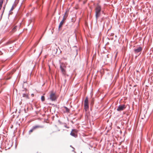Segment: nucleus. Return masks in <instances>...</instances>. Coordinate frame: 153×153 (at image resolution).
I'll return each instance as SVG.
<instances>
[{
    "mask_svg": "<svg viewBox=\"0 0 153 153\" xmlns=\"http://www.w3.org/2000/svg\"><path fill=\"white\" fill-rule=\"evenodd\" d=\"M41 100L42 101H44L45 100V97L44 96H42L41 97Z\"/></svg>",
    "mask_w": 153,
    "mask_h": 153,
    "instance_id": "nucleus-15",
    "label": "nucleus"
},
{
    "mask_svg": "<svg viewBox=\"0 0 153 153\" xmlns=\"http://www.w3.org/2000/svg\"><path fill=\"white\" fill-rule=\"evenodd\" d=\"M60 69L61 70L62 72V73L65 74V68H60Z\"/></svg>",
    "mask_w": 153,
    "mask_h": 153,
    "instance_id": "nucleus-13",
    "label": "nucleus"
},
{
    "mask_svg": "<svg viewBox=\"0 0 153 153\" xmlns=\"http://www.w3.org/2000/svg\"><path fill=\"white\" fill-rule=\"evenodd\" d=\"M64 108L65 109V110L66 112H68L69 111V109L66 107H64Z\"/></svg>",
    "mask_w": 153,
    "mask_h": 153,
    "instance_id": "nucleus-16",
    "label": "nucleus"
},
{
    "mask_svg": "<svg viewBox=\"0 0 153 153\" xmlns=\"http://www.w3.org/2000/svg\"><path fill=\"white\" fill-rule=\"evenodd\" d=\"M85 102H86V103H88V97H87L86 98H85V99L84 100V103H85Z\"/></svg>",
    "mask_w": 153,
    "mask_h": 153,
    "instance_id": "nucleus-14",
    "label": "nucleus"
},
{
    "mask_svg": "<svg viewBox=\"0 0 153 153\" xmlns=\"http://www.w3.org/2000/svg\"><path fill=\"white\" fill-rule=\"evenodd\" d=\"M34 130V129H33V128H32L29 131V133H31Z\"/></svg>",
    "mask_w": 153,
    "mask_h": 153,
    "instance_id": "nucleus-18",
    "label": "nucleus"
},
{
    "mask_svg": "<svg viewBox=\"0 0 153 153\" xmlns=\"http://www.w3.org/2000/svg\"><path fill=\"white\" fill-rule=\"evenodd\" d=\"M78 0V1H79H79H80V0Z\"/></svg>",
    "mask_w": 153,
    "mask_h": 153,
    "instance_id": "nucleus-26",
    "label": "nucleus"
},
{
    "mask_svg": "<svg viewBox=\"0 0 153 153\" xmlns=\"http://www.w3.org/2000/svg\"><path fill=\"white\" fill-rule=\"evenodd\" d=\"M76 39V33H75Z\"/></svg>",
    "mask_w": 153,
    "mask_h": 153,
    "instance_id": "nucleus-21",
    "label": "nucleus"
},
{
    "mask_svg": "<svg viewBox=\"0 0 153 153\" xmlns=\"http://www.w3.org/2000/svg\"><path fill=\"white\" fill-rule=\"evenodd\" d=\"M10 78H8L7 79H9Z\"/></svg>",
    "mask_w": 153,
    "mask_h": 153,
    "instance_id": "nucleus-24",
    "label": "nucleus"
},
{
    "mask_svg": "<svg viewBox=\"0 0 153 153\" xmlns=\"http://www.w3.org/2000/svg\"><path fill=\"white\" fill-rule=\"evenodd\" d=\"M126 107L125 104H120L118 106L117 110V111L120 112L124 110Z\"/></svg>",
    "mask_w": 153,
    "mask_h": 153,
    "instance_id": "nucleus-3",
    "label": "nucleus"
},
{
    "mask_svg": "<svg viewBox=\"0 0 153 153\" xmlns=\"http://www.w3.org/2000/svg\"><path fill=\"white\" fill-rule=\"evenodd\" d=\"M101 6L98 4L95 7V17L96 21L97 22V19L101 15Z\"/></svg>",
    "mask_w": 153,
    "mask_h": 153,
    "instance_id": "nucleus-1",
    "label": "nucleus"
},
{
    "mask_svg": "<svg viewBox=\"0 0 153 153\" xmlns=\"http://www.w3.org/2000/svg\"><path fill=\"white\" fill-rule=\"evenodd\" d=\"M16 28V26H15V27L13 29H12V31H13Z\"/></svg>",
    "mask_w": 153,
    "mask_h": 153,
    "instance_id": "nucleus-19",
    "label": "nucleus"
},
{
    "mask_svg": "<svg viewBox=\"0 0 153 153\" xmlns=\"http://www.w3.org/2000/svg\"><path fill=\"white\" fill-rule=\"evenodd\" d=\"M80 153H82V152H81Z\"/></svg>",
    "mask_w": 153,
    "mask_h": 153,
    "instance_id": "nucleus-31",
    "label": "nucleus"
},
{
    "mask_svg": "<svg viewBox=\"0 0 153 153\" xmlns=\"http://www.w3.org/2000/svg\"><path fill=\"white\" fill-rule=\"evenodd\" d=\"M117 56V54L115 56V57H116V56Z\"/></svg>",
    "mask_w": 153,
    "mask_h": 153,
    "instance_id": "nucleus-23",
    "label": "nucleus"
},
{
    "mask_svg": "<svg viewBox=\"0 0 153 153\" xmlns=\"http://www.w3.org/2000/svg\"><path fill=\"white\" fill-rule=\"evenodd\" d=\"M66 68V66L64 63H61L60 65V68Z\"/></svg>",
    "mask_w": 153,
    "mask_h": 153,
    "instance_id": "nucleus-11",
    "label": "nucleus"
},
{
    "mask_svg": "<svg viewBox=\"0 0 153 153\" xmlns=\"http://www.w3.org/2000/svg\"><path fill=\"white\" fill-rule=\"evenodd\" d=\"M77 42L78 41V39L77 38Z\"/></svg>",
    "mask_w": 153,
    "mask_h": 153,
    "instance_id": "nucleus-30",
    "label": "nucleus"
},
{
    "mask_svg": "<svg viewBox=\"0 0 153 153\" xmlns=\"http://www.w3.org/2000/svg\"><path fill=\"white\" fill-rule=\"evenodd\" d=\"M90 103H91V105H93V104L94 103V101L93 99L91 100V102Z\"/></svg>",
    "mask_w": 153,
    "mask_h": 153,
    "instance_id": "nucleus-17",
    "label": "nucleus"
},
{
    "mask_svg": "<svg viewBox=\"0 0 153 153\" xmlns=\"http://www.w3.org/2000/svg\"><path fill=\"white\" fill-rule=\"evenodd\" d=\"M16 4L15 3H14L13 4L10 10V12L12 11L14 9L15 7H16Z\"/></svg>",
    "mask_w": 153,
    "mask_h": 153,
    "instance_id": "nucleus-12",
    "label": "nucleus"
},
{
    "mask_svg": "<svg viewBox=\"0 0 153 153\" xmlns=\"http://www.w3.org/2000/svg\"><path fill=\"white\" fill-rule=\"evenodd\" d=\"M22 91L24 92L22 93V97L25 98L26 99H29L28 92L27 91V89L26 88H25V90H23Z\"/></svg>",
    "mask_w": 153,
    "mask_h": 153,
    "instance_id": "nucleus-4",
    "label": "nucleus"
},
{
    "mask_svg": "<svg viewBox=\"0 0 153 153\" xmlns=\"http://www.w3.org/2000/svg\"><path fill=\"white\" fill-rule=\"evenodd\" d=\"M73 150H72V151H74V148H73Z\"/></svg>",
    "mask_w": 153,
    "mask_h": 153,
    "instance_id": "nucleus-27",
    "label": "nucleus"
},
{
    "mask_svg": "<svg viewBox=\"0 0 153 153\" xmlns=\"http://www.w3.org/2000/svg\"><path fill=\"white\" fill-rule=\"evenodd\" d=\"M67 12H68L67 11H66L65 12V13L63 16L62 20L64 21H65L66 19L68 17V15L67 14Z\"/></svg>",
    "mask_w": 153,
    "mask_h": 153,
    "instance_id": "nucleus-8",
    "label": "nucleus"
},
{
    "mask_svg": "<svg viewBox=\"0 0 153 153\" xmlns=\"http://www.w3.org/2000/svg\"><path fill=\"white\" fill-rule=\"evenodd\" d=\"M142 50V48L141 47L139 46L137 48L134 49L135 53L137 54L138 53H140Z\"/></svg>",
    "mask_w": 153,
    "mask_h": 153,
    "instance_id": "nucleus-6",
    "label": "nucleus"
},
{
    "mask_svg": "<svg viewBox=\"0 0 153 153\" xmlns=\"http://www.w3.org/2000/svg\"><path fill=\"white\" fill-rule=\"evenodd\" d=\"M134 16V15H133V16Z\"/></svg>",
    "mask_w": 153,
    "mask_h": 153,
    "instance_id": "nucleus-29",
    "label": "nucleus"
},
{
    "mask_svg": "<svg viewBox=\"0 0 153 153\" xmlns=\"http://www.w3.org/2000/svg\"><path fill=\"white\" fill-rule=\"evenodd\" d=\"M21 103H22V102H20V104H21Z\"/></svg>",
    "mask_w": 153,
    "mask_h": 153,
    "instance_id": "nucleus-25",
    "label": "nucleus"
},
{
    "mask_svg": "<svg viewBox=\"0 0 153 153\" xmlns=\"http://www.w3.org/2000/svg\"><path fill=\"white\" fill-rule=\"evenodd\" d=\"M64 21H65L62 20L60 22V24H59V30L60 28L62 27V25H63V23H64Z\"/></svg>",
    "mask_w": 153,
    "mask_h": 153,
    "instance_id": "nucleus-10",
    "label": "nucleus"
},
{
    "mask_svg": "<svg viewBox=\"0 0 153 153\" xmlns=\"http://www.w3.org/2000/svg\"><path fill=\"white\" fill-rule=\"evenodd\" d=\"M3 8H4V10H3V12H2V13L1 14V16H2V15H3V13L4 12V9H5V7H3Z\"/></svg>",
    "mask_w": 153,
    "mask_h": 153,
    "instance_id": "nucleus-20",
    "label": "nucleus"
},
{
    "mask_svg": "<svg viewBox=\"0 0 153 153\" xmlns=\"http://www.w3.org/2000/svg\"><path fill=\"white\" fill-rule=\"evenodd\" d=\"M84 109H85V111L86 112V115L85 116L88 117V115H89V113L88 112V110L89 108V104L88 103H84Z\"/></svg>",
    "mask_w": 153,
    "mask_h": 153,
    "instance_id": "nucleus-5",
    "label": "nucleus"
},
{
    "mask_svg": "<svg viewBox=\"0 0 153 153\" xmlns=\"http://www.w3.org/2000/svg\"><path fill=\"white\" fill-rule=\"evenodd\" d=\"M31 96H32V97H33V96H34V94H31Z\"/></svg>",
    "mask_w": 153,
    "mask_h": 153,
    "instance_id": "nucleus-22",
    "label": "nucleus"
},
{
    "mask_svg": "<svg viewBox=\"0 0 153 153\" xmlns=\"http://www.w3.org/2000/svg\"><path fill=\"white\" fill-rule=\"evenodd\" d=\"M50 93V99L52 101H55L57 98L55 93L51 91Z\"/></svg>",
    "mask_w": 153,
    "mask_h": 153,
    "instance_id": "nucleus-2",
    "label": "nucleus"
},
{
    "mask_svg": "<svg viewBox=\"0 0 153 153\" xmlns=\"http://www.w3.org/2000/svg\"><path fill=\"white\" fill-rule=\"evenodd\" d=\"M76 47V46H74V47Z\"/></svg>",
    "mask_w": 153,
    "mask_h": 153,
    "instance_id": "nucleus-28",
    "label": "nucleus"
},
{
    "mask_svg": "<svg viewBox=\"0 0 153 153\" xmlns=\"http://www.w3.org/2000/svg\"><path fill=\"white\" fill-rule=\"evenodd\" d=\"M43 128V126H41L39 125H36L34 126H33V129H34V130L36 128Z\"/></svg>",
    "mask_w": 153,
    "mask_h": 153,
    "instance_id": "nucleus-9",
    "label": "nucleus"
},
{
    "mask_svg": "<svg viewBox=\"0 0 153 153\" xmlns=\"http://www.w3.org/2000/svg\"><path fill=\"white\" fill-rule=\"evenodd\" d=\"M76 129H72V131L70 133V135L74 137H76Z\"/></svg>",
    "mask_w": 153,
    "mask_h": 153,
    "instance_id": "nucleus-7",
    "label": "nucleus"
},
{
    "mask_svg": "<svg viewBox=\"0 0 153 153\" xmlns=\"http://www.w3.org/2000/svg\"><path fill=\"white\" fill-rule=\"evenodd\" d=\"M16 1H18V0H16Z\"/></svg>",
    "mask_w": 153,
    "mask_h": 153,
    "instance_id": "nucleus-32",
    "label": "nucleus"
}]
</instances>
